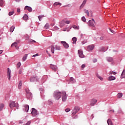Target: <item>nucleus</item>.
Returning <instances> with one entry per match:
<instances>
[{
  "mask_svg": "<svg viewBox=\"0 0 125 125\" xmlns=\"http://www.w3.org/2000/svg\"><path fill=\"white\" fill-rule=\"evenodd\" d=\"M40 77L37 76V78H36V80H37V79L38 81H39V80H40Z\"/></svg>",
  "mask_w": 125,
  "mask_h": 125,
  "instance_id": "obj_56",
  "label": "nucleus"
},
{
  "mask_svg": "<svg viewBox=\"0 0 125 125\" xmlns=\"http://www.w3.org/2000/svg\"><path fill=\"white\" fill-rule=\"evenodd\" d=\"M3 107H4V104H0V111H1L3 109Z\"/></svg>",
  "mask_w": 125,
  "mask_h": 125,
  "instance_id": "obj_35",
  "label": "nucleus"
},
{
  "mask_svg": "<svg viewBox=\"0 0 125 125\" xmlns=\"http://www.w3.org/2000/svg\"><path fill=\"white\" fill-rule=\"evenodd\" d=\"M109 31L112 33L114 34L115 33V31H114V30L111 29V28L109 29Z\"/></svg>",
  "mask_w": 125,
  "mask_h": 125,
  "instance_id": "obj_49",
  "label": "nucleus"
},
{
  "mask_svg": "<svg viewBox=\"0 0 125 125\" xmlns=\"http://www.w3.org/2000/svg\"><path fill=\"white\" fill-rule=\"evenodd\" d=\"M62 94V93L61 92L59 91L58 90H57L54 91L53 96L56 100H59V99L61 98Z\"/></svg>",
  "mask_w": 125,
  "mask_h": 125,
  "instance_id": "obj_1",
  "label": "nucleus"
},
{
  "mask_svg": "<svg viewBox=\"0 0 125 125\" xmlns=\"http://www.w3.org/2000/svg\"><path fill=\"white\" fill-rule=\"evenodd\" d=\"M21 86H22V82L20 81V83H19V89H21Z\"/></svg>",
  "mask_w": 125,
  "mask_h": 125,
  "instance_id": "obj_37",
  "label": "nucleus"
},
{
  "mask_svg": "<svg viewBox=\"0 0 125 125\" xmlns=\"http://www.w3.org/2000/svg\"><path fill=\"white\" fill-rule=\"evenodd\" d=\"M83 33H81L80 34V36H81V38H83Z\"/></svg>",
  "mask_w": 125,
  "mask_h": 125,
  "instance_id": "obj_59",
  "label": "nucleus"
},
{
  "mask_svg": "<svg viewBox=\"0 0 125 125\" xmlns=\"http://www.w3.org/2000/svg\"><path fill=\"white\" fill-rule=\"evenodd\" d=\"M65 25V21L62 20L60 22V27H63Z\"/></svg>",
  "mask_w": 125,
  "mask_h": 125,
  "instance_id": "obj_21",
  "label": "nucleus"
},
{
  "mask_svg": "<svg viewBox=\"0 0 125 125\" xmlns=\"http://www.w3.org/2000/svg\"><path fill=\"white\" fill-rule=\"evenodd\" d=\"M29 42H36V41H35V40H30Z\"/></svg>",
  "mask_w": 125,
  "mask_h": 125,
  "instance_id": "obj_50",
  "label": "nucleus"
},
{
  "mask_svg": "<svg viewBox=\"0 0 125 125\" xmlns=\"http://www.w3.org/2000/svg\"><path fill=\"white\" fill-rule=\"evenodd\" d=\"M2 50H0V54H1V53H2Z\"/></svg>",
  "mask_w": 125,
  "mask_h": 125,
  "instance_id": "obj_64",
  "label": "nucleus"
},
{
  "mask_svg": "<svg viewBox=\"0 0 125 125\" xmlns=\"http://www.w3.org/2000/svg\"><path fill=\"white\" fill-rule=\"evenodd\" d=\"M84 11V13L87 14V16H89V12H88V10L85 9Z\"/></svg>",
  "mask_w": 125,
  "mask_h": 125,
  "instance_id": "obj_40",
  "label": "nucleus"
},
{
  "mask_svg": "<svg viewBox=\"0 0 125 125\" xmlns=\"http://www.w3.org/2000/svg\"><path fill=\"white\" fill-rule=\"evenodd\" d=\"M15 28V27H14V26H11V27L10 29V31L11 33H12V32H13V31H14Z\"/></svg>",
  "mask_w": 125,
  "mask_h": 125,
  "instance_id": "obj_33",
  "label": "nucleus"
},
{
  "mask_svg": "<svg viewBox=\"0 0 125 125\" xmlns=\"http://www.w3.org/2000/svg\"><path fill=\"white\" fill-rule=\"evenodd\" d=\"M80 111V107L78 106H76L72 110V115H76Z\"/></svg>",
  "mask_w": 125,
  "mask_h": 125,
  "instance_id": "obj_3",
  "label": "nucleus"
},
{
  "mask_svg": "<svg viewBox=\"0 0 125 125\" xmlns=\"http://www.w3.org/2000/svg\"><path fill=\"white\" fill-rule=\"evenodd\" d=\"M73 28H74L75 29H77L78 28V26H76V25H74L73 26Z\"/></svg>",
  "mask_w": 125,
  "mask_h": 125,
  "instance_id": "obj_58",
  "label": "nucleus"
},
{
  "mask_svg": "<svg viewBox=\"0 0 125 125\" xmlns=\"http://www.w3.org/2000/svg\"><path fill=\"white\" fill-rule=\"evenodd\" d=\"M27 57H28V54H25L23 56V58H22V60H23V61H26V60L27 59Z\"/></svg>",
  "mask_w": 125,
  "mask_h": 125,
  "instance_id": "obj_23",
  "label": "nucleus"
},
{
  "mask_svg": "<svg viewBox=\"0 0 125 125\" xmlns=\"http://www.w3.org/2000/svg\"><path fill=\"white\" fill-rule=\"evenodd\" d=\"M28 10L29 12H32L33 11V9H32V7H29L28 6H26L24 8L25 10Z\"/></svg>",
  "mask_w": 125,
  "mask_h": 125,
  "instance_id": "obj_14",
  "label": "nucleus"
},
{
  "mask_svg": "<svg viewBox=\"0 0 125 125\" xmlns=\"http://www.w3.org/2000/svg\"><path fill=\"white\" fill-rule=\"evenodd\" d=\"M55 49H56V50H60V49H61V48L59 46L56 45Z\"/></svg>",
  "mask_w": 125,
  "mask_h": 125,
  "instance_id": "obj_36",
  "label": "nucleus"
},
{
  "mask_svg": "<svg viewBox=\"0 0 125 125\" xmlns=\"http://www.w3.org/2000/svg\"><path fill=\"white\" fill-rule=\"evenodd\" d=\"M100 39L101 41H103V37H101Z\"/></svg>",
  "mask_w": 125,
  "mask_h": 125,
  "instance_id": "obj_62",
  "label": "nucleus"
},
{
  "mask_svg": "<svg viewBox=\"0 0 125 125\" xmlns=\"http://www.w3.org/2000/svg\"><path fill=\"white\" fill-rule=\"evenodd\" d=\"M17 12L20 13V8L17 9Z\"/></svg>",
  "mask_w": 125,
  "mask_h": 125,
  "instance_id": "obj_57",
  "label": "nucleus"
},
{
  "mask_svg": "<svg viewBox=\"0 0 125 125\" xmlns=\"http://www.w3.org/2000/svg\"><path fill=\"white\" fill-rule=\"evenodd\" d=\"M23 20H28V19L29 18V17H28V15L26 14L24 15L23 17Z\"/></svg>",
  "mask_w": 125,
  "mask_h": 125,
  "instance_id": "obj_26",
  "label": "nucleus"
},
{
  "mask_svg": "<svg viewBox=\"0 0 125 125\" xmlns=\"http://www.w3.org/2000/svg\"><path fill=\"white\" fill-rule=\"evenodd\" d=\"M96 77H97V78L98 79H99L101 81H103V78H102V77L100 76L99 74H97Z\"/></svg>",
  "mask_w": 125,
  "mask_h": 125,
  "instance_id": "obj_27",
  "label": "nucleus"
},
{
  "mask_svg": "<svg viewBox=\"0 0 125 125\" xmlns=\"http://www.w3.org/2000/svg\"><path fill=\"white\" fill-rule=\"evenodd\" d=\"M14 14V11L10 12H9L8 15L9 16H11V15H13Z\"/></svg>",
  "mask_w": 125,
  "mask_h": 125,
  "instance_id": "obj_41",
  "label": "nucleus"
},
{
  "mask_svg": "<svg viewBox=\"0 0 125 125\" xmlns=\"http://www.w3.org/2000/svg\"><path fill=\"white\" fill-rule=\"evenodd\" d=\"M86 1H87V0H84L83 1L82 4L80 7V9H82V8H83L84 6V5H85V3H86Z\"/></svg>",
  "mask_w": 125,
  "mask_h": 125,
  "instance_id": "obj_17",
  "label": "nucleus"
},
{
  "mask_svg": "<svg viewBox=\"0 0 125 125\" xmlns=\"http://www.w3.org/2000/svg\"><path fill=\"white\" fill-rule=\"evenodd\" d=\"M7 75L9 81H10V79L11 78V70H10L9 68L7 69Z\"/></svg>",
  "mask_w": 125,
  "mask_h": 125,
  "instance_id": "obj_5",
  "label": "nucleus"
},
{
  "mask_svg": "<svg viewBox=\"0 0 125 125\" xmlns=\"http://www.w3.org/2000/svg\"><path fill=\"white\" fill-rule=\"evenodd\" d=\"M57 5H61V3L56 2L54 3V6H57Z\"/></svg>",
  "mask_w": 125,
  "mask_h": 125,
  "instance_id": "obj_32",
  "label": "nucleus"
},
{
  "mask_svg": "<svg viewBox=\"0 0 125 125\" xmlns=\"http://www.w3.org/2000/svg\"><path fill=\"white\" fill-rule=\"evenodd\" d=\"M87 49L88 51H90L91 50H93L94 49V45L91 44L89 45L87 47Z\"/></svg>",
  "mask_w": 125,
  "mask_h": 125,
  "instance_id": "obj_12",
  "label": "nucleus"
},
{
  "mask_svg": "<svg viewBox=\"0 0 125 125\" xmlns=\"http://www.w3.org/2000/svg\"><path fill=\"white\" fill-rule=\"evenodd\" d=\"M91 21H92V22H94V23H95V21H94V19H92V20Z\"/></svg>",
  "mask_w": 125,
  "mask_h": 125,
  "instance_id": "obj_61",
  "label": "nucleus"
},
{
  "mask_svg": "<svg viewBox=\"0 0 125 125\" xmlns=\"http://www.w3.org/2000/svg\"><path fill=\"white\" fill-rule=\"evenodd\" d=\"M78 54L79 55V57H81V58H83V57H84V55H83V53L82 50H78Z\"/></svg>",
  "mask_w": 125,
  "mask_h": 125,
  "instance_id": "obj_11",
  "label": "nucleus"
},
{
  "mask_svg": "<svg viewBox=\"0 0 125 125\" xmlns=\"http://www.w3.org/2000/svg\"><path fill=\"white\" fill-rule=\"evenodd\" d=\"M110 74L111 75H116L117 72H116L115 71H110Z\"/></svg>",
  "mask_w": 125,
  "mask_h": 125,
  "instance_id": "obj_44",
  "label": "nucleus"
},
{
  "mask_svg": "<svg viewBox=\"0 0 125 125\" xmlns=\"http://www.w3.org/2000/svg\"><path fill=\"white\" fill-rule=\"evenodd\" d=\"M17 2H19L20 0H15Z\"/></svg>",
  "mask_w": 125,
  "mask_h": 125,
  "instance_id": "obj_63",
  "label": "nucleus"
},
{
  "mask_svg": "<svg viewBox=\"0 0 125 125\" xmlns=\"http://www.w3.org/2000/svg\"><path fill=\"white\" fill-rule=\"evenodd\" d=\"M82 21L83 22H85L86 21V19H85V17H84V16L82 17Z\"/></svg>",
  "mask_w": 125,
  "mask_h": 125,
  "instance_id": "obj_39",
  "label": "nucleus"
},
{
  "mask_svg": "<svg viewBox=\"0 0 125 125\" xmlns=\"http://www.w3.org/2000/svg\"><path fill=\"white\" fill-rule=\"evenodd\" d=\"M65 111V112H66V113H68V112H70V109L69 108H66Z\"/></svg>",
  "mask_w": 125,
  "mask_h": 125,
  "instance_id": "obj_47",
  "label": "nucleus"
},
{
  "mask_svg": "<svg viewBox=\"0 0 125 125\" xmlns=\"http://www.w3.org/2000/svg\"><path fill=\"white\" fill-rule=\"evenodd\" d=\"M125 70L124 69L123 71L122 72L121 76V79H125Z\"/></svg>",
  "mask_w": 125,
  "mask_h": 125,
  "instance_id": "obj_20",
  "label": "nucleus"
},
{
  "mask_svg": "<svg viewBox=\"0 0 125 125\" xmlns=\"http://www.w3.org/2000/svg\"><path fill=\"white\" fill-rule=\"evenodd\" d=\"M97 103V100L96 99H92L90 102V106H94Z\"/></svg>",
  "mask_w": 125,
  "mask_h": 125,
  "instance_id": "obj_7",
  "label": "nucleus"
},
{
  "mask_svg": "<svg viewBox=\"0 0 125 125\" xmlns=\"http://www.w3.org/2000/svg\"><path fill=\"white\" fill-rule=\"evenodd\" d=\"M21 66V62H18L17 64V68H20Z\"/></svg>",
  "mask_w": 125,
  "mask_h": 125,
  "instance_id": "obj_43",
  "label": "nucleus"
},
{
  "mask_svg": "<svg viewBox=\"0 0 125 125\" xmlns=\"http://www.w3.org/2000/svg\"><path fill=\"white\" fill-rule=\"evenodd\" d=\"M61 43H62V44L63 45V47H64V48H66V49L69 48V44L66 42L62 41Z\"/></svg>",
  "mask_w": 125,
  "mask_h": 125,
  "instance_id": "obj_9",
  "label": "nucleus"
},
{
  "mask_svg": "<svg viewBox=\"0 0 125 125\" xmlns=\"http://www.w3.org/2000/svg\"><path fill=\"white\" fill-rule=\"evenodd\" d=\"M17 46H18V44H17V42H14L13 43H12L11 45V47H13V46L15 47H17Z\"/></svg>",
  "mask_w": 125,
  "mask_h": 125,
  "instance_id": "obj_24",
  "label": "nucleus"
},
{
  "mask_svg": "<svg viewBox=\"0 0 125 125\" xmlns=\"http://www.w3.org/2000/svg\"><path fill=\"white\" fill-rule=\"evenodd\" d=\"M99 51H103V52H105L106 51V49L104 47H102L100 49Z\"/></svg>",
  "mask_w": 125,
  "mask_h": 125,
  "instance_id": "obj_28",
  "label": "nucleus"
},
{
  "mask_svg": "<svg viewBox=\"0 0 125 125\" xmlns=\"http://www.w3.org/2000/svg\"><path fill=\"white\" fill-rule=\"evenodd\" d=\"M31 125V121H28L27 123L26 124V125Z\"/></svg>",
  "mask_w": 125,
  "mask_h": 125,
  "instance_id": "obj_51",
  "label": "nucleus"
},
{
  "mask_svg": "<svg viewBox=\"0 0 125 125\" xmlns=\"http://www.w3.org/2000/svg\"><path fill=\"white\" fill-rule=\"evenodd\" d=\"M93 63H96V62H97V59H94L93 60Z\"/></svg>",
  "mask_w": 125,
  "mask_h": 125,
  "instance_id": "obj_48",
  "label": "nucleus"
},
{
  "mask_svg": "<svg viewBox=\"0 0 125 125\" xmlns=\"http://www.w3.org/2000/svg\"><path fill=\"white\" fill-rule=\"evenodd\" d=\"M64 22L66 24H70V21H64Z\"/></svg>",
  "mask_w": 125,
  "mask_h": 125,
  "instance_id": "obj_52",
  "label": "nucleus"
},
{
  "mask_svg": "<svg viewBox=\"0 0 125 125\" xmlns=\"http://www.w3.org/2000/svg\"><path fill=\"white\" fill-rule=\"evenodd\" d=\"M70 81L71 82H72V83H76V80H74L73 77L70 78Z\"/></svg>",
  "mask_w": 125,
  "mask_h": 125,
  "instance_id": "obj_34",
  "label": "nucleus"
},
{
  "mask_svg": "<svg viewBox=\"0 0 125 125\" xmlns=\"http://www.w3.org/2000/svg\"><path fill=\"white\" fill-rule=\"evenodd\" d=\"M62 101L63 102H65L67 100V96L66 94V92L63 91L62 92Z\"/></svg>",
  "mask_w": 125,
  "mask_h": 125,
  "instance_id": "obj_8",
  "label": "nucleus"
},
{
  "mask_svg": "<svg viewBox=\"0 0 125 125\" xmlns=\"http://www.w3.org/2000/svg\"><path fill=\"white\" fill-rule=\"evenodd\" d=\"M72 118H73V119H78V116L75 115V114H74V115H73V116H72Z\"/></svg>",
  "mask_w": 125,
  "mask_h": 125,
  "instance_id": "obj_46",
  "label": "nucleus"
},
{
  "mask_svg": "<svg viewBox=\"0 0 125 125\" xmlns=\"http://www.w3.org/2000/svg\"><path fill=\"white\" fill-rule=\"evenodd\" d=\"M38 79L37 78V76H34L32 77H31L30 79V82H31L32 83L34 82H38Z\"/></svg>",
  "mask_w": 125,
  "mask_h": 125,
  "instance_id": "obj_13",
  "label": "nucleus"
},
{
  "mask_svg": "<svg viewBox=\"0 0 125 125\" xmlns=\"http://www.w3.org/2000/svg\"><path fill=\"white\" fill-rule=\"evenodd\" d=\"M72 41L73 42L72 43H73V44H75V43L77 42V38L73 37L72 39Z\"/></svg>",
  "mask_w": 125,
  "mask_h": 125,
  "instance_id": "obj_22",
  "label": "nucleus"
},
{
  "mask_svg": "<svg viewBox=\"0 0 125 125\" xmlns=\"http://www.w3.org/2000/svg\"><path fill=\"white\" fill-rule=\"evenodd\" d=\"M23 111H24V112H26V113H28V111H29V105L28 104H25L23 105Z\"/></svg>",
  "mask_w": 125,
  "mask_h": 125,
  "instance_id": "obj_10",
  "label": "nucleus"
},
{
  "mask_svg": "<svg viewBox=\"0 0 125 125\" xmlns=\"http://www.w3.org/2000/svg\"><path fill=\"white\" fill-rule=\"evenodd\" d=\"M39 56V54H36L35 55H33L32 57H36V56Z\"/></svg>",
  "mask_w": 125,
  "mask_h": 125,
  "instance_id": "obj_54",
  "label": "nucleus"
},
{
  "mask_svg": "<svg viewBox=\"0 0 125 125\" xmlns=\"http://www.w3.org/2000/svg\"><path fill=\"white\" fill-rule=\"evenodd\" d=\"M84 67H85V65H84V64H82V69H83V68H84Z\"/></svg>",
  "mask_w": 125,
  "mask_h": 125,
  "instance_id": "obj_55",
  "label": "nucleus"
},
{
  "mask_svg": "<svg viewBox=\"0 0 125 125\" xmlns=\"http://www.w3.org/2000/svg\"><path fill=\"white\" fill-rule=\"evenodd\" d=\"M22 71H23V69H21L19 70V75H21V74H22Z\"/></svg>",
  "mask_w": 125,
  "mask_h": 125,
  "instance_id": "obj_45",
  "label": "nucleus"
},
{
  "mask_svg": "<svg viewBox=\"0 0 125 125\" xmlns=\"http://www.w3.org/2000/svg\"><path fill=\"white\" fill-rule=\"evenodd\" d=\"M107 123L108 124V125H113V123H112V121L111 120V119H108L107 121Z\"/></svg>",
  "mask_w": 125,
  "mask_h": 125,
  "instance_id": "obj_25",
  "label": "nucleus"
},
{
  "mask_svg": "<svg viewBox=\"0 0 125 125\" xmlns=\"http://www.w3.org/2000/svg\"><path fill=\"white\" fill-rule=\"evenodd\" d=\"M106 60L108 61V62H112V61L114 60V59L111 57H106Z\"/></svg>",
  "mask_w": 125,
  "mask_h": 125,
  "instance_id": "obj_19",
  "label": "nucleus"
},
{
  "mask_svg": "<svg viewBox=\"0 0 125 125\" xmlns=\"http://www.w3.org/2000/svg\"><path fill=\"white\" fill-rule=\"evenodd\" d=\"M9 106L11 108H13L14 107H16L17 109H18L19 104L17 103H15V102H10L9 103Z\"/></svg>",
  "mask_w": 125,
  "mask_h": 125,
  "instance_id": "obj_2",
  "label": "nucleus"
},
{
  "mask_svg": "<svg viewBox=\"0 0 125 125\" xmlns=\"http://www.w3.org/2000/svg\"><path fill=\"white\" fill-rule=\"evenodd\" d=\"M88 24L90 27H94V22L92 21L91 20H89Z\"/></svg>",
  "mask_w": 125,
  "mask_h": 125,
  "instance_id": "obj_16",
  "label": "nucleus"
},
{
  "mask_svg": "<svg viewBox=\"0 0 125 125\" xmlns=\"http://www.w3.org/2000/svg\"><path fill=\"white\" fill-rule=\"evenodd\" d=\"M3 5V0H0V6H2Z\"/></svg>",
  "mask_w": 125,
  "mask_h": 125,
  "instance_id": "obj_42",
  "label": "nucleus"
},
{
  "mask_svg": "<svg viewBox=\"0 0 125 125\" xmlns=\"http://www.w3.org/2000/svg\"><path fill=\"white\" fill-rule=\"evenodd\" d=\"M115 80H116V77L113 76H110L107 78L108 81H115Z\"/></svg>",
  "mask_w": 125,
  "mask_h": 125,
  "instance_id": "obj_18",
  "label": "nucleus"
},
{
  "mask_svg": "<svg viewBox=\"0 0 125 125\" xmlns=\"http://www.w3.org/2000/svg\"><path fill=\"white\" fill-rule=\"evenodd\" d=\"M118 98H122L123 97V94L119 93L117 94Z\"/></svg>",
  "mask_w": 125,
  "mask_h": 125,
  "instance_id": "obj_31",
  "label": "nucleus"
},
{
  "mask_svg": "<svg viewBox=\"0 0 125 125\" xmlns=\"http://www.w3.org/2000/svg\"><path fill=\"white\" fill-rule=\"evenodd\" d=\"M26 97L28 98V99H31L32 97H33V95H32V93L30 92V90H26Z\"/></svg>",
  "mask_w": 125,
  "mask_h": 125,
  "instance_id": "obj_4",
  "label": "nucleus"
},
{
  "mask_svg": "<svg viewBox=\"0 0 125 125\" xmlns=\"http://www.w3.org/2000/svg\"><path fill=\"white\" fill-rule=\"evenodd\" d=\"M86 43V41H83L82 42V44H84V43Z\"/></svg>",
  "mask_w": 125,
  "mask_h": 125,
  "instance_id": "obj_53",
  "label": "nucleus"
},
{
  "mask_svg": "<svg viewBox=\"0 0 125 125\" xmlns=\"http://www.w3.org/2000/svg\"><path fill=\"white\" fill-rule=\"evenodd\" d=\"M109 112H113V113H114L115 111H114V110H109Z\"/></svg>",
  "mask_w": 125,
  "mask_h": 125,
  "instance_id": "obj_60",
  "label": "nucleus"
},
{
  "mask_svg": "<svg viewBox=\"0 0 125 125\" xmlns=\"http://www.w3.org/2000/svg\"><path fill=\"white\" fill-rule=\"evenodd\" d=\"M51 49V52L52 53H54V49H55V48H54V46L51 45L50 46Z\"/></svg>",
  "mask_w": 125,
  "mask_h": 125,
  "instance_id": "obj_29",
  "label": "nucleus"
},
{
  "mask_svg": "<svg viewBox=\"0 0 125 125\" xmlns=\"http://www.w3.org/2000/svg\"><path fill=\"white\" fill-rule=\"evenodd\" d=\"M31 115H32L33 117L37 116V115H39V113H38V110H37L35 108H32Z\"/></svg>",
  "mask_w": 125,
  "mask_h": 125,
  "instance_id": "obj_6",
  "label": "nucleus"
},
{
  "mask_svg": "<svg viewBox=\"0 0 125 125\" xmlns=\"http://www.w3.org/2000/svg\"><path fill=\"white\" fill-rule=\"evenodd\" d=\"M50 68H51V69H52L55 72L57 71V66L51 64L50 66Z\"/></svg>",
  "mask_w": 125,
  "mask_h": 125,
  "instance_id": "obj_15",
  "label": "nucleus"
},
{
  "mask_svg": "<svg viewBox=\"0 0 125 125\" xmlns=\"http://www.w3.org/2000/svg\"><path fill=\"white\" fill-rule=\"evenodd\" d=\"M44 28L45 29H48V28H49V25L48 24V23H46V24L45 25Z\"/></svg>",
  "mask_w": 125,
  "mask_h": 125,
  "instance_id": "obj_38",
  "label": "nucleus"
},
{
  "mask_svg": "<svg viewBox=\"0 0 125 125\" xmlns=\"http://www.w3.org/2000/svg\"><path fill=\"white\" fill-rule=\"evenodd\" d=\"M44 17V16L43 15H42L38 16V18L39 20V21H42V18Z\"/></svg>",
  "mask_w": 125,
  "mask_h": 125,
  "instance_id": "obj_30",
  "label": "nucleus"
}]
</instances>
